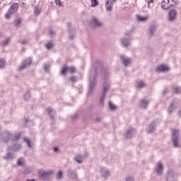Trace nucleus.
I'll return each instance as SVG.
<instances>
[{"label":"nucleus","mask_w":181,"mask_h":181,"mask_svg":"<svg viewBox=\"0 0 181 181\" xmlns=\"http://www.w3.org/2000/svg\"><path fill=\"white\" fill-rule=\"evenodd\" d=\"M104 69V65H103V61L98 60L95 63V72L93 74V80L90 81L89 83V93H91L94 90V88L97 86V77L100 74H103V70Z\"/></svg>","instance_id":"f257e3e1"},{"label":"nucleus","mask_w":181,"mask_h":181,"mask_svg":"<svg viewBox=\"0 0 181 181\" xmlns=\"http://www.w3.org/2000/svg\"><path fill=\"white\" fill-rule=\"evenodd\" d=\"M156 4L163 11H168L170 6L176 5V0H156Z\"/></svg>","instance_id":"f03ea898"},{"label":"nucleus","mask_w":181,"mask_h":181,"mask_svg":"<svg viewBox=\"0 0 181 181\" xmlns=\"http://www.w3.org/2000/svg\"><path fill=\"white\" fill-rule=\"evenodd\" d=\"M103 91L100 99V105L104 107V102L105 101V95H107V91L110 90V83L107 81H105L103 84Z\"/></svg>","instance_id":"7ed1b4c3"},{"label":"nucleus","mask_w":181,"mask_h":181,"mask_svg":"<svg viewBox=\"0 0 181 181\" xmlns=\"http://www.w3.org/2000/svg\"><path fill=\"white\" fill-rule=\"evenodd\" d=\"M38 175L40 176V179H42L44 181L49 180L50 179V176L53 175V171H45L43 169H39L37 170Z\"/></svg>","instance_id":"20e7f679"},{"label":"nucleus","mask_w":181,"mask_h":181,"mask_svg":"<svg viewBox=\"0 0 181 181\" xmlns=\"http://www.w3.org/2000/svg\"><path fill=\"white\" fill-rule=\"evenodd\" d=\"M171 134H172L171 141L173 144V146H175V148H177V146H179V141H180L179 130L176 129H173L171 132Z\"/></svg>","instance_id":"39448f33"},{"label":"nucleus","mask_w":181,"mask_h":181,"mask_svg":"<svg viewBox=\"0 0 181 181\" xmlns=\"http://www.w3.org/2000/svg\"><path fill=\"white\" fill-rule=\"evenodd\" d=\"M32 62H33V59H32V57H28L23 60L20 67L18 68V71H22V70L28 69L29 66H32Z\"/></svg>","instance_id":"423d86ee"},{"label":"nucleus","mask_w":181,"mask_h":181,"mask_svg":"<svg viewBox=\"0 0 181 181\" xmlns=\"http://www.w3.org/2000/svg\"><path fill=\"white\" fill-rule=\"evenodd\" d=\"M67 28L69 30V37L68 38L70 39V40H73L76 37V28L73 27L71 25V23H67Z\"/></svg>","instance_id":"0eeeda50"},{"label":"nucleus","mask_w":181,"mask_h":181,"mask_svg":"<svg viewBox=\"0 0 181 181\" xmlns=\"http://www.w3.org/2000/svg\"><path fill=\"white\" fill-rule=\"evenodd\" d=\"M119 60H121L122 64H124V66L125 67H129V64H131V63H132V58H129L122 54H119Z\"/></svg>","instance_id":"6e6552de"},{"label":"nucleus","mask_w":181,"mask_h":181,"mask_svg":"<svg viewBox=\"0 0 181 181\" xmlns=\"http://www.w3.org/2000/svg\"><path fill=\"white\" fill-rule=\"evenodd\" d=\"M12 136H13V133L9 130H6L2 134V139L5 144H8L11 141Z\"/></svg>","instance_id":"1a4fd4ad"},{"label":"nucleus","mask_w":181,"mask_h":181,"mask_svg":"<svg viewBox=\"0 0 181 181\" xmlns=\"http://www.w3.org/2000/svg\"><path fill=\"white\" fill-rule=\"evenodd\" d=\"M179 105H177V100L173 99L167 109L168 114H172V112H173L175 110L177 109Z\"/></svg>","instance_id":"9d476101"},{"label":"nucleus","mask_w":181,"mask_h":181,"mask_svg":"<svg viewBox=\"0 0 181 181\" xmlns=\"http://www.w3.org/2000/svg\"><path fill=\"white\" fill-rule=\"evenodd\" d=\"M45 111L47 112L50 119H56V115H57L56 110L52 108V107H46Z\"/></svg>","instance_id":"9b49d317"},{"label":"nucleus","mask_w":181,"mask_h":181,"mask_svg":"<svg viewBox=\"0 0 181 181\" xmlns=\"http://www.w3.org/2000/svg\"><path fill=\"white\" fill-rule=\"evenodd\" d=\"M21 149H22V144H13L7 148V151H10L14 153L15 152H18V151H21Z\"/></svg>","instance_id":"f8f14e48"},{"label":"nucleus","mask_w":181,"mask_h":181,"mask_svg":"<svg viewBox=\"0 0 181 181\" xmlns=\"http://www.w3.org/2000/svg\"><path fill=\"white\" fill-rule=\"evenodd\" d=\"M156 130V121L153 120L151 121L146 128V131L148 134H152L153 131Z\"/></svg>","instance_id":"ddd939ff"},{"label":"nucleus","mask_w":181,"mask_h":181,"mask_svg":"<svg viewBox=\"0 0 181 181\" xmlns=\"http://www.w3.org/2000/svg\"><path fill=\"white\" fill-rule=\"evenodd\" d=\"M90 25L91 28H93V29H95L96 28L103 26V23H101L97 18H93L90 21Z\"/></svg>","instance_id":"4468645a"},{"label":"nucleus","mask_w":181,"mask_h":181,"mask_svg":"<svg viewBox=\"0 0 181 181\" xmlns=\"http://www.w3.org/2000/svg\"><path fill=\"white\" fill-rule=\"evenodd\" d=\"M100 174L102 177H105V179H107V177H110V176H111V171L107 169V168L103 167L101 168Z\"/></svg>","instance_id":"2eb2a0df"},{"label":"nucleus","mask_w":181,"mask_h":181,"mask_svg":"<svg viewBox=\"0 0 181 181\" xmlns=\"http://www.w3.org/2000/svg\"><path fill=\"white\" fill-rule=\"evenodd\" d=\"M66 175L67 177H69L71 180H77V179H78V175H77V173L71 170H67Z\"/></svg>","instance_id":"dca6fc26"},{"label":"nucleus","mask_w":181,"mask_h":181,"mask_svg":"<svg viewBox=\"0 0 181 181\" xmlns=\"http://www.w3.org/2000/svg\"><path fill=\"white\" fill-rule=\"evenodd\" d=\"M169 70H170V69L169 67H168V66H166L163 64H161V65H160V66H158L156 68L155 71L156 73H158V72H159V73L163 72V73L165 71H169Z\"/></svg>","instance_id":"f3484780"},{"label":"nucleus","mask_w":181,"mask_h":181,"mask_svg":"<svg viewBox=\"0 0 181 181\" xmlns=\"http://www.w3.org/2000/svg\"><path fill=\"white\" fill-rule=\"evenodd\" d=\"M156 172L158 176L163 175V164L162 163L158 162Z\"/></svg>","instance_id":"a211bd4d"},{"label":"nucleus","mask_w":181,"mask_h":181,"mask_svg":"<svg viewBox=\"0 0 181 181\" xmlns=\"http://www.w3.org/2000/svg\"><path fill=\"white\" fill-rule=\"evenodd\" d=\"M120 42L124 47H129V46H131V41H129V38L127 37H122L120 39Z\"/></svg>","instance_id":"6ab92c4d"},{"label":"nucleus","mask_w":181,"mask_h":181,"mask_svg":"<svg viewBox=\"0 0 181 181\" xmlns=\"http://www.w3.org/2000/svg\"><path fill=\"white\" fill-rule=\"evenodd\" d=\"M149 105V100L148 99H141L140 100V108L146 110Z\"/></svg>","instance_id":"aec40b11"},{"label":"nucleus","mask_w":181,"mask_h":181,"mask_svg":"<svg viewBox=\"0 0 181 181\" xmlns=\"http://www.w3.org/2000/svg\"><path fill=\"white\" fill-rule=\"evenodd\" d=\"M134 132H136V129L130 128L129 130H127L125 133L126 139H129L132 138V134H134Z\"/></svg>","instance_id":"412c9836"},{"label":"nucleus","mask_w":181,"mask_h":181,"mask_svg":"<svg viewBox=\"0 0 181 181\" xmlns=\"http://www.w3.org/2000/svg\"><path fill=\"white\" fill-rule=\"evenodd\" d=\"M4 159H7L8 160H12V159H15V153L11 151H7V153L4 156Z\"/></svg>","instance_id":"4be33fe9"},{"label":"nucleus","mask_w":181,"mask_h":181,"mask_svg":"<svg viewBox=\"0 0 181 181\" xmlns=\"http://www.w3.org/2000/svg\"><path fill=\"white\" fill-rule=\"evenodd\" d=\"M32 98V91L30 90H26L25 93L23 95L24 101H29Z\"/></svg>","instance_id":"5701e85b"},{"label":"nucleus","mask_w":181,"mask_h":181,"mask_svg":"<svg viewBox=\"0 0 181 181\" xmlns=\"http://www.w3.org/2000/svg\"><path fill=\"white\" fill-rule=\"evenodd\" d=\"M177 13L176 12V10H175V9L170 10V11H169V21H175Z\"/></svg>","instance_id":"b1692460"},{"label":"nucleus","mask_w":181,"mask_h":181,"mask_svg":"<svg viewBox=\"0 0 181 181\" xmlns=\"http://www.w3.org/2000/svg\"><path fill=\"white\" fill-rule=\"evenodd\" d=\"M105 5H106V9L108 12L112 11V6L114 5V3L112 1L110 0L106 1Z\"/></svg>","instance_id":"393cba45"},{"label":"nucleus","mask_w":181,"mask_h":181,"mask_svg":"<svg viewBox=\"0 0 181 181\" xmlns=\"http://www.w3.org/2000/svg\"><path fill=\"white\" fill-rule=\"evenodd\" d=\"M23 141L27 144L28 148H30V149L32 148V145H33L32 140H30L28 137L25 136L23 138Z\"/></svg>","instance_id":"a878e982"},{"label":"nucleus","mask_w":181,"mask_h":181,"mask_svg":"<svg viewBox=\"0 0 181 181\" xmlns=\"http://www.w3.org/2000/svg\"><path fill=\"white\" fill-rule=\"evenodd\" d=\"M156 30V25H153L150 27L149 36L152 37V36L155 35V32Z\"/></svg>","instance_id":"bb28decb"},{"label":"nucleus","mask_w":181,"mask_h":181,"mask_svg":"<svg viewBox=\"0 0 181 181\" xmlns=\"http://www.w3.org/2000/svg\"><path fill=\"white\" fill-rule=\"evenodd\" d=\"M18 3H14L13 4L11 5L10 6V11L11 12H13V13H15V12H16V11H18Z\"/></svg>","instance_id":"cd10ccee"},{"label":"nucleus","mask_w":181,"mask_h":181,"mask_svg":"<svg viewBox=\"0 0 181 181\" xmlns=\"http://www.w3.org/2000/svg\"><path fill=\"white\" fill-rule=\"evenodd\" d=\"M67 71H69V66H63L60 71L61 76H66V74H67Z\"/></svg>","instance_id":"c85d7f7f"},{"label":"nucleus","mask_w":181,"mask_h":181,"mask_svg":"<svg viewBox=\"0 0 181 181\" xmlns=\"http://www.w3.org/2000/svg\"><path fill=\"white\" fill-rule=\"evenodd\" d=\"M21 139V133L18 132L14 135V137L11 139L13 142H18V140Z\"/></svg>","instance_id":"c756f323"},{"label":"nucleus","mask_w":181,"mask_h":181,"mask_svg":"<svg viewBox=\"0 0 181 181\" xmlns=\"http://www.w3.org/2000/svg\"><path fill=\"white\" fill-rule=\"evenodd\" d=\"M68 71H69L71 74H74V73L77 71V69H76V66H68Z\"/></svg>","instance_id":"7c9ffc66"},{"label":"nucleus","mask_w":181,"mask_h":181,"mask_svg":"<svg viewBox=\"0 0 181 181\" xmlns=\"http://www.w3.org/2000/svg\"><path fill=\"white\" fill-rule=\"evenodd\" d=\"M108 107L110 110V111H115L117 110V106L111 103V101H109L108 103Z\"/></svg>","instance_id":"2f4dec72"},{"label":"nucleus","mask_w":181,"mask_h":181,"mask_svg":"<svg viewBox=\"0 0 181 181\" xmlns=\"http://www.w3.org/2000/svg\"><path fill=\"white\" fill-rule=\"evenodd\" d=\"M45 47L48 50H50V49H53V47H54V44H53L52 41H50L49 42L46 44Z\"/></svg>","instance_id":"473e14b6"},{"label":"nucleus","mask_w":181,"mask_h":181,"mask_svg":"<svg viewBox=\"0 0 181 181\" xmlns=\"http://www.w3.org/2000/svg\"><path fill=\"white\" fill-rule=\"evenodd\" d=\"M6 61L4 59L0 58V69H5Z\"/></svg>","instance_id":"72a5a7b5"},{"label":"nucleus","mask_w":181,"mask_h":181,"mask_svg":"<svg viewBox=\"0 0 181 181\" xmlns=\"http://www.w3.org/2000/svg\"><path fill=\"white\" fill-rule=\"evenodd\" d=\"M75 160H76L77 163H83V156L79 155V156H76L74 158Z\"/></svg>","instance_id":"f704fd0d"},{"label":"nucleus","mask_w":181,"mask_h":181,"mask_svg":"<svg viewBox=\"0 0 181 181\" xmlns=\"http://www.w3.org/2000/svg\"><path fill=\"white\" fill-rule=\"evenodd\" d=\"M21 23H22V19L21 18H17L14 22L16 28H19L21 26Z\"/></svg>","instance_id":"c9c22d12"},{"label":"nucleus","mask_w":181,"mask_h":181,"mask_svg":"<svg viewBox=\"0 0 181 181\" xmlns=\"http://www.w3.org/2000/svg\"><path fill=\"white\" fill-rule=\"evenodd\" d=\"M146 84L145 83H144V81H141L137 83V88H144V87H146Z\"/></svg>","instance_id":"e433bc0d"},{"label":"nucleus","mask_w":181,"mask_h":181,"mask_svg":"<svg viewBox=\"0 0 181 181\" xmlns=\"http://www.w3.org/2000/svg\"><path fill=\"white\" fill-rule=\"evenodd\" d=\"M78 117H80V115H78V113H75L74 115H71L70 118L71 121H77V119H78Z\"/></svg>","instance_id":"4c0bfd02"},{"label":"nucleus","mask_w":181,"mask_h":181,"mask_svg":"<svg viewBox=\"0 0 181 181\" xmlns=\"http://www.w3.org/2000/svg\"><path fill=\"white\" fill-rule=\"evenodd\" d=\"M134 30H135V27H132L130 30H128L124 33L125 36H131V33H132Z\"/></svg>","instance_id":"58836bf2"},{"label":"nucleus","mask_w":181,"mask_h":181,"mask_svg":"<svg viewBox=\"0 0 181 181\" xmlns=\"http://www.w3.org/2000/svg\"><path fill=\"white\" fill-rule=\"evenodd\" d=\"M12 15H13V12L10 10L5 14L6 19H11V16H12Z\"/></svg>","instance_id":"ea45409f"},{"label":"nucleus","mask_w":181,"mask_h":181,"mask_svg":"<svg viewBox=\"0 0 181 181\" xmlns=\"http://www.w3.org/2000/svg\"><path fill=\"white\" fill-rule=\"evenodd\" d=\"M11 42V38H7L6 40L3 41L1 43L2 46H8Z\"/></svg>","instance_id":"a19ab883"},{"label":"nucleus","mask_w":181,"mask_h":181,"mask_svg":"<svg viewBox=\"0 0 181 181\" xmlns=\"http://www.w3.org/2000/svg\"><path fill=\"white\" fill-rule=\"evenodd\" d=\"M69 80L72 82V83H77L78 79H77V76H71L69 77Z\"/></svg>","instance_id":"79ce46f5"},{"label":"nucleus","mask_w":181,"mask_h":181,"mask_svg":"<svg viewBox=\"0 0 181 181\" xmlns=\"http://www.w3.org/2000/svg\"><path fill=\"white\" fill-rule=\"evenodd\" d=\"M137 19H138V21H139L140 22H144V21H146L147 18H146V17H144V16H137Z\"/></svg>","instance_id":"37998d69"},{"label":"nucleus","mask_w":181,"mask_h":181,"mask_svg":"<svg viewBox=\"0 0 181 181\" xmlns=\"http://www.w3.org/2000/svg\"><path fill=\"white\" fill-rule=\"evenodd\" d=\"M57 177L59 180H61V179H63V172L62 170L59 171V173H57Z\"/></svg>","instance_id":"c03bdc74"},{"label":"nucleus","mask_w":181,"mask_h":181,"mask_svg":"<svg viewBox=\"0 0 181 181\" xmlns=\"http://www.w3.org/2000/svg\"><path fill=\"white\" fill-rule=\"evenodd\" d=\"M49 67H50V66L47 64L44 65V69L46 73H49Z\"/></svg>","instance_id":"a18cd8bd"},{"label":"nucleus","mask_w":181,"mask_h":181,"mask_svg":"<svg viewBox=\"0 0 181 181\" xmlns=\"http://www.w3.org/2000/svg\"><path fill=\"white\" fill-rule=\"evenodd\" d=\"M92 6H97L98 5V0H91Z\"/></svg>","instance_id":"49530a36"},{"label":"nucleus","mask_w":181,"mask_h":181,"mask_svg":"<svg viewBox=\"0 0 181 181\" xmlns=\"http://www.w3.org/2000/svg\"><path fill=\"white\" fill-rule=\"evenodd\" d=\"M54 3L56 5H59V6H63V3L60 0H54Z\"/></svg>","instance_id":"de8ad7c7"},{"label":"nucleus","mask_w":181,"mask_h":181,"mask_svg":"<svg viewBox=\"0 0 181 181\" xmlns=\"http://www.w3.org/2000/svg\"><path fill=\"white\" fill-rule=\"evenodd\" d=\"M17 165H18V166H22V165H23V159H22V158H19V159L18 160Z\"/></svg>","instance_id":"09e8293b"},{"label":"nucleus","mask_w":181,"mask_h":181,"mask_svg":"<svg viewBox=\"0 0 181 181\" xmlns=\"http://www.w3.org/2000/svg\"><path fill=\"white\" fill-rule=\"evenodd\" d=\"M34 12H35V15H40L41 10L38 8H36L34 10Z\"/></svg>","instance_id":"8fccbe9b"},{"label":"nucleus","mask_w":181,"mask_h":181,"mask_svg":"<svg viewBox=\"0 0 181 181\" xmlns=\"http://www.w3.org/2000/svg\"><path fill=\"white\" fill-rule=\"evenodd\" d=\"M173 90H174V93H175V94H179V93H180L181 91V89L180 88H175Z\"/></svg>","instance_id":"3c124183"},{"label":"nucleus","mask_w":181,"mask_h":181,"mask_svg":"<svg viewBox=\"0 0 181 181\" xmlns=\"http://www.w3.org/2000/svg\"><path fill=\"white\" fill-rule=\"evenodd\" d=\"M126 181H135V178H134V177L129 176L126 177Z\"/></svg>","instance_id":"603ef678"},{"label":"nucleus","mask_w":181,"mask_h":181,"mask_svg":"<svg viewBox=\"0 0 181 181\" xmlns=\"http://www.w3.org/2000/svg\"><path fill=\"white\" fill-rule=\"evenodd\" d=\"M95 121H97V122H101V121H103V119H101V117H96L95 119Z\"/></svg>","instance_id":"864d4df0"},{"label":"nucleus","mask_w":181,"mask_h":181,"mask_svg":"<svg viewBox=\"0 0 181 181\" xmlns=\"http://www.w3.org/2000/svg\"><path fill=\"white\" fill-rule=\"evenodd\" d=\"M168 93H169V90H168V88H165L163 91V94H167Z\"/></svg>","instance_id":"5fc2aeb1"},{"label":"nucleus","mask_w":181,"mask_h":181,"mask_svg":"<svg viewBox=\"0 0 181 181\" xmlns=\"http://www.w3.org/2000/svg\"><path fill=\"white\" fill-rule=\"evenodd\" d=\"M59 151H60V150L59 149V148H57V147H54V152L57 153V152H59Z\"/></svg>","instance_id":"6e6d98bb"},{"label":"nucleus","mask_w":181,"mask_h":181,"mask_svg":"<svg viewBox=\"0 0 181 181\" xmlns=\"http://www.w3.org/2000/svg\"><path fill=\"white\" fill-rule=\"evenodd\" d=\"M20 43H22V45H26L28 44V41L26 40L20 41Z\"/></svg>","instance_id":"4d7b16f0"},{"label":"nucleus","mask_w":181,"mask_h":181,"mask_svg":"<svg viewBox=\"0 0 181 181\" xmlns=\"http://www.w3.org/2000/svg\"><path fill=\"white\" fill-rule=\"evenodd\" d=\"M49 35H54V31L53 30H49Z\"/></svg>","instance_id":"13d9d810"},{"label":"nucleus","mask_w":181,"mask_h":181,"mask_svg":"<svg viewBox=\"0 0 181 181\" xmlns=\"http://www.w3.org/2000/svg\"><path fill=\"white\" fill-rule=\"evenodd\" d=\"M107 71L105 72V80H107Z\"/></svg>","instance_id":"bf43d9fd"},{"label":"nucleus","mask_w":181,"mask_h":181,"mask_svg":"<svg viewBox=\"0 0 181 181\" xmlns=\"http://www.w3.org/2000/svg\"><path fill=\"white\" fill-rule=\"evenodd\" d=\"M154 0H148V4H153Z\"/></svg>","instance_id":"052dcab7"},{"label":"nucleus","mask_w":181,"mask_h":181,"mask_svg":"<svg viewBox=\"0 0 181 181\" xmlns=\"http://www.w3.org/2000/svg\"><path fill=\"white\" fill-rule=\"evenodd\" d=\"M178 115H179L180 117H181V110L178 111Z\"/></svg>","instance_id":"680f3d73"},{"label":"nucleus","mask_w":181,"mask_h":181,"mask_svg":"<svg viewBox=\"0 0 181 181\" xmlns=\"http://www.w3.org/2000/svg\"><path fill=\"white\" fill-rule=\"evenodd\" d=\"M84 158H87V154L83 155Z\"/></svg>","instance_id":"e2e57ef3"},{"label":"nucleus","mask_w":181,"mask_h":181,"mask_svg":"<svg viewBox=\"0 0 181 181\" xmlns=\"http://www.w3.org/2000/svg\"><path fill=\"white\" fill-rule=\"evenodd\" d=\"M22 50H23V52L25 51V48L22 47Z\"/></svg>","instance_id":"0e129e2a"},{"label":"nucleus","mask_w":181,"mask_h":181,"mask_svg":"<svg viewBox=\"0 0 181 181\" xmlns=\"http://www.w3.org/2000/svg\"><path fill=\"white\" fill-rule=\"evenodd\" d=\"M30 181H36V180H31Z\"/></svg>","instance_id":"69168bd1"},{"label":"nucleus","mask_w":181,"mask_h":181,"mask_svg":"<svg viewBox=\"0 0 181 181\" xmlns=\"http://www.w3.org/2000/svg\"><path fill=\"white\" fill-rule=\"evenodd\" d=\"M25 122H28V119H25Z\"/></svg>","instance_id":"338daca9"},{"label":"nucleus","mask_w":181,"mask_h":181,"mask_svg":"<svg viewBox=\"0 0 181 181\" xmlns=\"http://www.w3.org/2000/svg\"><path fill=\"white\" fill-rule=\"evenodd\" d=\"M1 34H2V33L0 32V37H1Z\"/></svg>","instance_id":"774afa93"}]
</instances>
